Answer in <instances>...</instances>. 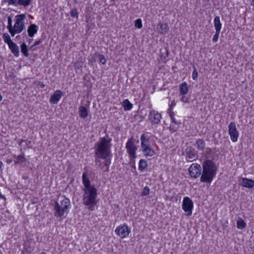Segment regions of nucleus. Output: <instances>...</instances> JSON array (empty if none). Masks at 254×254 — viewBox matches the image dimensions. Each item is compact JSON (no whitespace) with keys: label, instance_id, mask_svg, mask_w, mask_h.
I'll use <instances>...</instances> for the list:
<instances>
[{"label":"nucleus","instance_id":"nucleus-1","mask_svg":"<svg viewBox=\"0 0 254 254\" xmlns=\"http://www.w3.org/2000/svg\"><path fill=\"white\" fill-rule=\"evenodd\" d=\"M111 138L102 137L96 143L94 147L96 165L101 167V169L106 167V172L109 171V166L111 164Z\"/></svg>","mask_w":254,"mask_h":254},{"label":"nucleus","instance_id":"nucleus-2","mask_svg":"<svg viewBox=\"0 0 254 254\" xmlns=\"http://www.w3.org/2000/svg\"><path fill=\"white\" fill-rule=\"evenodd\" d=\"M82 183L84 188L82 190L83 192L82 201L84 205L87 207L90 211L94 210V206L98 202L97 190L94 185H91L90 181L88 177V174L84 172L82 176Z\"/></svg>","mask_w":254,"mask_h":254},{"label":"nucleus","instance_id":"nucleus-3","mask_svg":"<svg viewBox=\"0 0 254 254\" xmlns=\"http://www.w3.org/2000/svg\"><path fill=\"white\" fill-rule=\"evenodd\" d=\"M70 205V200L65 196H62L60 199L56 201L53 205L54 216L61 219L65 218L69 213Z\"/></svg>","mask_w":254,"mask_h":254},{"label":"nucleus","instance_id":"nucleus-4","mask_svg":"<svg viewBox=\"0 0 254 254\" xmlns=\"http://www.w3.org/2000/svg\"><path fill=\"white\" fill-rule=\"evenodd\" d=\"M203 172L200 181L210 184L216 175V168L215 163L210 160H206L203 163Z\"/></svg>","mask_w":254,"mask_h":254},{"label":"nucleus","instance_id":"nucleus-5","mask_svg":"<svg viewBox=\"0 0 254 254\" xmlns=\"http://www.w3.org/2000/svg\"><path fill=\"white\" fill-rule=\"evenodd\" d=\"M25 18L26 15L24 14L17 15L15 16V23L10 33L12 36L21 33L25 29L24 20Z\"/></svg>","mask_w":254,"mask_h":254},{"label":"nucleus","instance_id":"nucleus-6","mask_svg":"<svg viewBox=\"0 0 254 254\" xmlns=\"http://www.w3.org/2000/svg\"><path fill=\"white\" fill-rule=\"evenodd\" d=\"M135 139L132 136L128 139L126 144V148L131 161H134V159L137 157L136 151L137 147L135 144Z\"/></svg>","mask_w":254,"mask_h":254},{"label":"nucleus","instance_id":"nucleus-7","mask_svg":"<svg viewBox=\"0 0 254 254\" xmlns=\"http://www.w3.org/2000/svg\"><path fill=\"white\" fill-rule=\"evenodd\" d=\"M193 207V203L192 200L188 196L185 197L183 201L182 208L187 213V216L191 215Z\"/></svg>","mask_w":254,"mask_h":254},{"label":"nucleus","instance_id":"nucleus-8","mask_svg":"<svg viewBox=\"0 0 254 254\" xmlns=\"http://www.w3.org/2000/svg\"><path fill=\"white\" fill-rule=\"evenodd\" d=\"M161 118V114L155 110H151L148 114V120L153 125L159 124Z\"/></svg>","mask_w":254,"mask_h":254},{"label":"nucleus","instance_id":"nucleus-9","mask_svg":"<svg viewBox=\"0 0 254 254\" xmlns=\"http://www.w3.org/2000/svg\"><path fill=\"white\" fill-rule=\"evenodd\" d=\"M115 231L122 239L127 237L131 232L130 228L125 223L117 227Z\"/></svg>","mask_w":254,"mask_h":254},{"label":"nucleus","instance_id":"nucleus-10","mask_svg":"<svg viewBox=\"0 0 254 254\" xmlns=\"http://www.w3.org/2000/svg\"><path fill=\"white\" fill-rule=\"evenodd\" d=\"M228 131L230 136L231 140L233 142H236L239 136V133L238 131L236 124L234 122H230L228 126Z\"/></svg>","mask_w":254,"mask_h":254},{"label":"nucleus","instance_id":"nucleus-11","mask_svg":"<svg viewBox=\"0 0 254 254\" xmlns=\"http://www.w3.org/2000/svg\"><path fill=\"white\" fill-rule=\"evenodd\" d=\"M190 175L192 178H197L201 173V168L200 165L197 163H193L189 168Z\"/></svg>","mask_w":254,"mask_h":254},{"label":"nucleus","instance_id":"nucleus-12","mask_svg":"<svg viewBox=\"0 0 254 254\" xmlns=\"http://www.w3.org/2000/svg\"><path fill=\"white\" fill-rule=\"evenodd\" d=\"M64 93L60 90H56L51 96L49 102L52 104H57L64 96Z\"/></svg>","mask_w":254,"mask_h":254},{"label":"nucleus","instance_id":"nucleus-13","mask_svg":"<svg viewBox=\"0 0 254 254\" xmlns=\"http://www.w3.org/2000/svg\"><path fill=\"white\" fill-rule=\"evenodd\" d=\"M8 4L15 6H23L27 7L31 3V1L29 0H7Z\"/></svg>","mask_w":254,"mask_h":254},{"label":"nucleus","instance_id":"nucleus-14","mask_svg":"<svg viewBox=\"0 0 254 254\" xmlns=\"http://www.w3.org/2000/svg\"><path fill=\"white\" fill-rule=\"evenodd\" d=\"M13 156V158L15 159V160L14 161L15 165H25V163L27 161V159L25 157V154L24 153H22L21 154L19 155H14Z\"/></svg>","mask_w":254,"mask_h":254},{"label":"nucleus","instance_id":"nucleus-15","mask_svg":"<svg viewBox=\"0 0 254 254\" xmlns=\"http://www.w3.org/2000/svg\"><path fill=\"white\" fill-rule=\"evenodd\" d=\"M240 184L244 187L251 189L254 187V180L247 178H242Z\"/></svg>","mask_w":254,"mask_h":254},{"label":"nucleus","instance_id":"nucleus-16","mask_svg":"<svg viewBox=\"0 0 254 254\" xmlns=\"http://www.w3.org/2000/svg\"><path fill=\"white\" fill-rule=\"evenodd\" d=\"M38 26L35 24H31L27 29L28 35L30 37H33L38 30Z\"/></svg>","mask_w":254,"mask_h":254},{"label":"nucleus","instance_id":"nucleus-17","mask_svg":"<svg viewBox=\"0 0 254 254\" xmlns=\"http://www.w3.org/2000/svg\"><path fill=\"white\" fill-rule=\"evenodd\" d=\"M149 136L145 134H142L141 135L140 140L141 149L145 147L146 146L150 145L149 144Z\"/></svg>","mask_w":254,"mask_h":254},{"label":"nucleus","instance_id":"nucleus-18","mask_svg":"<svg viewBox=\"0 0 254 254\" xmlns=\"http://www.w3.org/2000/svg\"><path fill=\"white\" fill-rule=\"evenodd\" d=\"M144 154L146 157L153 156L155 154L154 150L150 146H146L145 147L141 149Z\"/></svg>","mask_w":254,"mask_h":254},{"label":"nucleus","instance_id":"nucleus-19","mask_svg":"<svg viewBox=\"0 0 254 254\" xmlns=\"http://www.w3.org/2000/svg\"><path fill=\"white\" fill-rule=\"evenodd\" d=\"M8 47L12 54L16 57L19 56V49L16 43L13 42L8 45Z\"/></svg>","mask_w":254,"mask_h":254},{"label":"nucleus","instance_id":"nucleus-20","mask_svg":"<svg viewBox=\"0 0 254 254\" xmlns=\"http://www.w3.org/2000/svg\"><path fill=\"white\" fill-rule=\"evenodd\" d=\"M180 94L182 95H185L188 92V84L186 82H183L179 86Z\"/></svg>","mask_w":254,"mask_h":254},{"label":"nucleus","instance_id":"nucleus-21","mask_svg":"<svg viewBox=\"0 0 254 254\" xmlns=\"http://www.w3.org/2000/svg\"><path fill=\"white\" fill-rule=\"evenodd\" d=\"M79 116L83 119L86 118L88 116V110L84 106H80L78 109Z\"/></svg>","mask_w":254,"mask_h":254},{"label":"nucleus","instance_id":"nucleus-22","mask_svg":"<svg viewBox=\"0 0 254 254\" xmlns=\"http://www.w3.org/2000/svg\"><path fill=\"white\" fill-rule=\"evenodd\" d=\"M214 24L216 31L220 32L222 28V24L220 22L219 16H216L215 17L214 19Z\"/></svg>","mask_w":254,"mask_h":254},{"label":"nucleus","instance_id":"nucleus-23","mask_svg":"<svg viewBox=\"0 0 254 254\" xmlns=\"http://www.w3.org/2000/svg\"><path fill=\"white\" fill-rule=\"evenodd\" d=\"M195 157H196L195 151L194 150V149H191L187 153V156L186 160L187 161H192L194 160Z\"/></svg>","mask_w":254,"mask_h":254},{"label":"nucleus","instance_id":"nucleus-24","mask_svg":"<svg viewBox=\"0 0 254 254\" xmlns=\"http://www.w3.org/2000/svg\"><path fill=\"white\" fill-rule=\"evenodd\" d=\"M122 106L125 111L130 110L133 107V105L130 103L128 99H125L123 101Z\"/></svg>","mask_w":254,"mask_h":254},{"label":"nucleus","instance_id":"nucleus-25","mask_svg":"<svg viewBox=\"0 0 254 254\" xmlns=\"http://www.w3.org/2000/svg\"><path fill=\"white\" fill-rule=\"evenodd\" d=\"M158 26H159V28L160 30L159 31V32L162 34H165L166 33L168 30V26L167 23H159L158 24Z\"/></svg>","mask_w":254,"mask_h":254},{"label":"nucleus","instance_id":"nucleus-26","mask_svg":"<svg viewBox=\"0 0 254 254\" xmlns=\"http://www.w3.org/2000/svg\"><path fill=\"white\" fill-rule=\"evenodd\" d=\"M172 107H170L169 109H168L169 115L170 116L171 121L172 123H174L176 125H180L181 124V122L177 121L176 120V119L174 118L175 113L172 111Z\"/></svg>","mask_w":254,"mask_h":254},{"label":"nucleus","instance_id":"nucleus-27","mask_svg":"<svg viewBox=\"0 0 254 254\" xmlns=\"http://www.w3.org/2000/svg\"><path fill=\"white\" fill-rule=\"evenodd\" d=\"M237 227L239 229H243L246 227V223L240 217L237 221Z\"/></svg>","mask_w":254,"mask_h":254},{"label":"nucleus","instance_id":"nucleus-28","mask_svg":"<svg viewBox=\"0 0 254 254\" xmlns=\"http://www.w3.org/2000/svg\"><path fill=\"white\" fill-rule=\"evenodd\" d=\"M197 148L200 150H203L205 146V143L203 139H199L196 141Z\"/></svg>","mask_w":254,"mask_h":254},{"label":"nucleus","instance_id":"nucleus-29","mask_svg":"<svg viewBox=\"0 0 254 254\" xmlns=\"http://www.w3.org/2000/svg\"><path fill=\"white\" fill-rule=\"evenodd\" d=\"M21 53L25 57L29 56L28 50L26 44L23 42L20 46Z\"/></svg>","mask_w":254,"mask_h":254},{"label":"nucleus","instance_id":"nucleus-30","mask_svg":"<svg viewBox=\"0 0 254 254\" xmlns=\"http://www.w3.org/2000/svg\"><path fill=\"white\" fill-rule=\"evenodd\" d=\"M147 161L144 159H141L139 163V169L141 171H143L147 168Z\"/></svg>","mask_w":254,"mask_h":254},{"label":"nucleus","instance_id":"nucleus-31","mask_svg":"<svg viewBox=\"0 0 254 254\" xmlns=\"http://www.w3.org/2000/svg\"><path fill=\"white\" fill-rule=\"evenodd\" d=\"M4 42L6 43L8 46L13 42L11 40L10 36L7 33H4L2 36Z\"/></svg>","mask_w":254,"mask_h":254},{"label":"nucleus","instance_id":"nucleus-32","mask_svg":"<svg viewBox=\"0 0 254 254\" xmlns=\"http://www.w3.org/2000/svg\"><path fill=\"white\" fill-rule=\"evenodd\" d=\"M8 25L7 28L8 30L9 33L11 31L13 26H12V18L10 16H8L7 18Z\"/></svg>","mask_w":254,"mask_h":254},{"label":"nucleus","instance_id":"nucleus-33","mask_svg":"<svg viewBox=\"0 0 254 254\" xmlns=\"http://www.w3.org/2000/svg\"><path fill=\"white\" fill-rule=\"evenodd\" d=\"M97 57L98 58L100 62L102 64H105L106 63V60L104 55L99 54L97 55Z\"/></svg>","mask_w":254,"mask_h":254},{"label":"nucleus","instance_id":"nucleus-34","mask_svg":"<svg viewBox=\"0 0 254 254\" xmlns=\"http://www.w3.org/2000/svg\"><path fill=\"white\" fill-rule=\"evenodd\" d=\"M135 26L137 27L139 29H140L142 27V21L140 19H137L135 21Z\"/></svg>","mask_w":254,"mask_h":254},{"label":"nucleus","instance_id":"nucleus-35","mask_svg":"<svg viewBox=\"0 0 254 254\" xmlns=\"http://www.w3.org/2000/svg\"><path fill=\"white\" fill-rule=\"evenodd\" d=\"M192 77L194 80H196L198 78V72L195 67H193V70L192 74Z\"/></svg>","mask_w":254,"mask_h":254},{"label":"nucleus","instance_id":"nucleus-36","mask_svg":"<svg viewBox=\"0 0 254 254\" xmlns=\"http://www.w3.org/2000/svg\"><path fill=\"white\" fill-rule=\"evenodd\" d=\"M70 15L71 16L73 17H78V12L77 11V9L75 8L72 9L70 11Z\"/></svg>","mask_w":254,"mask_h":254},{"label":"nucleus","instance_id":"nucleus-37","mask_svg":"<svg viewBox=\"0 0 254 254\" xmlns=\"http://www.w3.org/2000/svg\"><path fill=\"white\" fill-rule=\"evenodd\" d=\"M150 190L149 188L148 187H145L143 190L142 192V195L145 196L147 195L149 193Z\"/></svg>","mask_w":254,"mask_h":254},{"label":"nucleus","instance_id":"nucleus-38","mask_svg":"<svg viewBox=\"0 0 254 254\" xmlns=\"http://www.w3.org/2000/svg\"><path fill=\"white\" fill-rule=\"evenodd\" d=\"M220 32V31H216L215 34L213 36V37L212 39L213 42H216L218 41Z\"/></svg>","mask_w":254,"mask_h":254},{"label":"nucleus","instance_id":"nucleus-39","mask_svg":"<svg viewBox=\"0 0 254 254\" xmlns=\"http://www.w3.org/2000/svg\"><path fill=\"white\" fill-rule=\"evenodd\" d=\"M181 100L184 103H188L189 101V98L185 96V95H183Z\"/></svg>","mask_w":254,"mask_h":254},{"label":"nucleus","instance_id":"nucleus-40","mask_svg":"<svg viewBox=\"0 0 254 254\" xmlns=\"http://www.w3.org/2000/svg\"><path fill=\"white\" fill-rule=\"evenodd\" d=\"M42 42V40L41 39L39 40H37L36 41L34 44L31 46V47H33L34 46H37V45H39L40 44H41Z\"/></svg>","mask_w":254,"mask_h":254},{"label":"nucleus","instance_id":"nucleus-41","mask_svg":"<svg viewBox=\"0 0 254 254\" xmlns=\"http://www.w3.org/2000/svg\"><path fill=\"white\" fill-rule=\"evenodd\" d=\"M37 85L40 86L42 88H44L45 86V85L44 84V83L41 81L38 82Z\"/></svg>","mask_w":254,"mask_h":254},{"label":"nucleus","instance_id":"nucleus-42","mask_svg":"<svg viewBox=\"0 0 254 254\" xmlns=\"http://www.w3.org/2000/svg\"><path fill=\"white\" fill-rule=\"evenodd\" d=\"M251 4L254 6V0H252Z\"/></svg>","mask_w":254,"mask_h":254},{"label":"nucleus","instance_id":"nucleus-43","mask_svg":"<svg viewBox=\"0 0 254 254\" xmlns=\"http://www.w3.org/2000/svg\"><path fill=\"white\" fill-rule=\"evenodd\" d=\"M3 164L0 161V168L1 167V166H2Z\"/></svg>","mask_w":254,"mask_h":254},{"label":"nucleus","instance_id":"nucleus-44","mask_svg":"<svg viewBox=\"0 0 254 254\" xmlns=\"http://www.w3.org/2000/svg\"><path fill=\"white\" fill-rule=\"evenodd\" d=\"M2 96L0 94V101H1L2 100Z\"/></svg>","mask_w":254,"mask_h":254},{"label":"nucleus","instance_id":"nucleus-45","mask_svg":"<svg viewBox=\"0 0 254 254\" xmlns=\"http://www.w3.org/2000/svg\"><path fill=\"white\" fill-rule=\"evenodd\" d=\"M11 162V160H7V163H10Z\"/></svg>","mask_w":254,"mask_h":254},{"label":"nucleus","instance_id":"nucleus-46","mask_svg":"<svg viewBox=\"0 0 254 254\" xmlns=\"http://www.w3.org/2000/svg\"><path fill=\"white\" fill-rule=\"evenodd\" d=\"M32 40H33V39H30L29 42H31V41H32Z\"/></svg>","mask_w":254,"mask_h":254},{"label":"nucleus","instance_id":"nucleus-47","mask_svg":"<svg viewBox=\"0 0 254 254\" xmlns=\"http://www.w3.org/2000/svg\"><path fill=\"white\" fill-rule=\"evenodd\" d=\"M176 129L174 130H173V132L176 131Z\"/></svg>","mask_w":254,"mask_h":254}]
</instances>
